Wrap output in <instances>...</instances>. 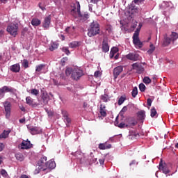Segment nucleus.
Returning <instances> with one entry per match:
<instances>
[{
  "label": "nucleus",
  "instance_id": "f03ea898",
  "mask_svg": "<svg viewBox=\"0 0 178 178\" xmlns=\"http://www.w3.org/2000/svg\"><path fill=\"white\" fill-rule=\"evenodd\" d=\"M101 33V28L99 23L97 21H93L90 24L89 27L88 28V37H95Z\"/></svg>",
  "mask_w": 178,
  "mask_h": 178
},
{
  "label": "nucleus",
  "instance_id": "8fccbe9b",
  "mask_svg": "<svg viewBox=\"0 0 178 178\" xmlns=\"http://www.w3.org/2000/svg\"><path fill=\"white\" fill-rule=\"evenodd\" d=\"M41 170H42V168H40V166H38V168L35 170V175H38Z\"/></svg>",
  "mask_w": 178,
  "mask_h": 178
},
{
  "label": "nucleus",
  "instance_id": "13d9d810",
  "mask_svg": "<svg viewBox=\"0 0 178 178\" xmlns=\"http://www.w3.org/2000/svg\"><path fill=\"white\" fill-rule=\"evenodd\" d=\"M65 33H67V34H69V33H70V26H67L65 30Z\"/></svg>",
  "mask_w": 178,
  "mask_h": 178
},
{
  "label": "nucleus",
  "instance_id": "aec40b11",
  "mask_svg": "<svg viewBox=\"0 0 178 178\" xmlns=\"http://www.w3.org/2000/svg\"><path fill=\"white\" fill-rule=\"evenodd\" d=\"M61 113L63 115V117L64 118V122L65 123H66L67 127H69V123H70L71 120L67 115V111L62 110Z\"/></svg>",
  "mask_w": 178,
  "mask_h": 178
},
{
  "label": "nucleus",
  "instance_id": "58836bf2",
  "mask_svg": "<svg viewBox=\"0 0 178 178\" xmlns=\"http://www.w3.org/2000/svg\"><path fill=\"white\" fill-rule=\"evenodd\" d=\"M143 83H145V84L151 83V79L149 76H145L143 79Z\"/></svg>",
  "mask_w": 178,
  "mask_h": 178
},
{
  "label": "nucleus",
  "instance_id": "3c124183",
  "mask_svg": "<svg viewBox=\"0 0 178 178\" xmlns=\"http://www.w3.org/2000/svg\"><path fill=\"white\" fill-rule=\"evenodd\" d=\"M90 3H98L99 0H87Z\"/></svg>",
  "mask_w": 178,
  "mask_h": 178
},
{
  "label": "nucleus",
  "instance_id": "79ce46f5",
  "mask_svg": "<svg viewBox=\"0 0 178 178\" xmlns=\"http://www.w3.org/2000/svg\"><path fill=\"white\" fill-rule=\"evenodd\" d=\"M139 90L141 92H144V91H145V85H144V83H140L139 85Z\"/></svg>",
  "mask_w": 178,
  "mask_h": 178
},
{
  "label": "nucleus",
  "instance_id": "4be33fe9",
  "mask_svg": "<svg viewBox=\"0 0 178 178\" xmlns=\"http://www.w3.org/2000/svg\"><path fill=\"white\" fill-rule=\"evenodd\" d=\"M47 169H55L56 163L54 161L50 160L46 163Z\"/></svg>",
  "mask_w": 178,
  "mask_h": 178
},
{
  "label": "nucleus",
  "instance_id": "ea45409f",
  "mask_svg": "<svg viewBox=\"0 0 178 178\" xmlns=\"http://www.w3.org/2000/svg\"><path fill=\"white\" fill-rule=\"evenodd\" d=\"M22 65L23 66V67H24L25 69H27V67H29V60L24 59L22 63Z\"/></svg>",
  "mask_w": 178,
  "mask_h": 178
},
{
  "label": "nucleus",
  "instance_id": "b1692460",
  "mask_svg": "<svg viewBox=\"0 0 178 178\" xmlns=\"http://www.w3.org/2000/svg\"><path fill=\"white\" fill-rule=\"evenodd\" d=\"M102 51L105 53L109 52V44H108V42L105 40L102 42Z\"/></svg>",
  "mask_w": 178,
  "mask_h": 178
},
{
  "label": "nucleus",
  "instance_id": "f3484780",
  "mask_svg": "<svg viewBox=\"0 0 178 178\" xmlns=\"http://www.w3.org/2000/svg\"><path fill=\"white\" fill-rule=\"evenodd\" d=\"M26 104L30 106H33V108L40 106V103H34V101L31 97H27L26 98Z\"/></svg>",
  "mask_w": 178,
  "mask_h": 178
},
{
  "label": "nucleus",
  "instance_id": "0e129e2a",
  "mask_svg": "<svg viewBox=\"0 0 178 178\" xmlns=\"http://www.w3.org/2000/svg\"><path fill=\"white\" fill-rule=\"evenodd\" d=\"M88 8H89V11L92 12V4H89Z\"/></svg>",
  "mask_w": 178,
  "mask_h": 178
},
{
  "label": "nucleus",
  "instance_id": "0eeeda50",
  "mask_svg": "<svg viewBox=\"0 0 178 178\" xmlns=\"http://www.w3.org/2000/svg\"><path fill=\"white\" fill-rule=\"evenodd\" d=\"M27 129L29 133L32 134V136H35V134H41V133H42V129L38 127H33L31 125H28Z\"/></svg>",
  "mask_w": 178,
  "mask_h": 178
},
{
  "label": "nucleus",
  "instance_id": "4d7b16f0",
  "mask_svg": "<svg viewBox=\"0 0 178 178\" xmlns=\"http://www.w3.org/2000/svg\"><path fill=\"white\" fill-rule=\"evenodd\" d=\"M95 77H99V71H96L94 74Z\"/></svg>",
  "mask_w": 178,
  "mask_h": 178
},
{
  "label": "nucleus",
  "instance_id": "69168bd1",
  "mask_svg": "<svg viewBox=\"0 0 178 178\" xmlns=\"http://www.w3.org/2000/svg\"><path fill=\"white\" fill-rule=\"evenodd\" d=\"M47 114L49 116H54V112H52V111H48Z\"/></svg>",
  "mask_w": 178,
  "mask_h": 178
},
{
  "label": "nucleus",
  "instance_id": "393cba45",
  "mask_svg": "<svg viewBox=\"0 0 178 178\" xmlns=\"http://www.w3.org/2000/svg\"><path fill=\"white\" fill-rule=\"evenodd\" d=\"M99 149H109V148H112V145H106V143H100L99 145Z\"/></svg>",
  "mask_w": 178,
  "mask_h": 178
},
{
  "label": "nucleus",
  "instance_id": "e2e57ef3",
  "mask_svg": "<svg viewBox=\"0 0 178 178\" xmlns=\"http://www.w3.org/2000/svg\"><path fill=\"white\" fill-rule=\"evenodd\" d=\"M136 124H137V122L136 121H132L130 123V126H136Z\"/></svg>",
  "mask_w": 178,
  "mask_h": 178
},
{
  "label": "nucleus",
  "instance_id": "603ef678",
  "mask_svg": "<svg viewBox=\"0 0 178 178\" xmlns=\"http://www.w3.org/2000/svg\"><path fill=\"white\" fill-rule=\"evenodd\" d=\"M147 105L149 106H151V105L152 104V100L151 99H149V98L147 99Z\"/></svg>",
  "mask_w": 178,
  "mask_h": 178
},
{
  "label": "nucleus",
  "instance_id": "c85d7f7f",
  "mask_svg": "<svg viewBox=\"0 0 178 178\" xmlns=\"http://www.w3.org/2000/svg\"><path fill=\"white\" fill-rule=\"evenodd\" d=\"M119 51V49L118 47H113L110 51V58L112 59L113 56H115V54L118 53Z\"/></svg>",
  "mask_w": 178,
  "mask_h": 178
},
{
  "label": "nucleus",
  "instance_id": "37998d69",
  "mask_svg": "<svg viewBox=\"0 0 178 178\" xmlns=\"http://www.w3.org/2000/svg\"><path fill=\"white\" fill-rule=\"evenodd\" d=\"M171 4H172L171 2L163 1V3H162V6H163V8H169V6H170Z\"/></svg>",
  "mask_w": 178,
  "mask_h": 178
},
{
  "label": "nucleus",
  "instance_id": "412c9836",
  "mask_svg": "<svg viewBox=\"0 0 178 178\" xmlns=\"http://www.w3.org/2000/svg\"><path fill=\"white\" fill-rule=\"evenodd\" d=\"M10 70L14 73H19V72H20V65L17 63L11 65L10 67Z\"/></svg>",
  "mask_w": 178,
  "mask_h": 178
},
{
  "label": "nucleus",
  "instance_id": "2f4dec72",
  "mask_svg": "<svg viewBox=\"0 0 178 178\" xmlns=\"http://www.w3.org/2000/svg\"><path fill=\"white\" fill-rule=\"evenodd\" d=\"M80 44H81L80 42L74 41L69 44V47L70 48H77V47H80Z\"/></svg>",
  "mask_w": 178,
  "mask_h": 178
},
{
  "label": "nucleus",
  "instance_id": "9b49d317",
  "mask_svg": "<svg viewBox=\"0 0 178 178\" xmlns=\"http://www.w3.org/2000/svg\"><path fill=\"white\" fill-rule=\"evenodd\" d=\"M133 43L134 45L138 46L139 48H143V42L140 41L138 33H134L133 35Z\"/></svg>",
  "mask_w": 178,
  "mask_h": 178
},
{
  "label": "nucleus",
  "instance_id": "6ab92c4d",
  "mask_svg": "<svg viewBox=\"0 0 178 178\" xmlns=\"http://www.w3.org/2000/svg\"><path fill=\"white\" fill-rule=\"evenodd\" d=\"M159 170H162L163 173L164 175H168V173H170V170L168 168V166L166 165L162 164V161L159 163Z\"/></svg>",
  "mask_w": 178,
  "mask_h": 178
},
{
  "label": "nucleus",
  "instance_id": "cd10ccee",
  "mask_svg": "<svg viewBox=\"0 0 178 178\" xmlns=\"http://www.w3.org/2000/svg\"><path fill=\"white\" fill-rule=\"evenodd\" d=\"M15 158L17 161H19V162H23L24 161V155L22 153H16Z\"/></svg>",
  "mask_w": 178,
  "mask_h": 178
},
{
  "label": "nucleus",
  "instance_id": "7c9ffc66",
  "mask_svg": "<svg viewBox=\"0 0 178 178\" xmlns=\"http://www.w3.org/2000/svg\"><path fill=\"white\" fill-rule=\"evenodd\" d=\"M45 69V64H40L39 65H37L35 67V72L40 73L42 70H44Z\"/></svg>",
  "mask_w": 178,
  "mask_h": 178
},
{
  "label": "nucleus",
  "instance_id": "bb28decb",
  "mask_svg": "<svg viewBox=\"0 0 178 178\" xmlns=\"http://www.w3.org/2000/svg\"><path fill=\"white\" fill-rule=\"evenodd\" d=\"M118 117H116L115 118V126H117L120 129H124V127H127V125L123 122L119 124V122H118Z\"/></svg>",
  "mask_w": 178,
  "mask_h": 178
},
{
  "label": "nucleus",
  "instance_id": "7ed1b4c3",
  "mask_svg": "<svg viewBox=\"0 0 178 178\" xmlns=\"http://www.w3.org/2000/svg\"><path fill=\"white\" fill-rule=\"evenodd\" d=\"M65 74L66 76H71L73 80H79L84 73L80 69L68 67L65 70Z\"/></svg>",
  "mask_w": 178,
  "mask_h": 178
},
{
  "label": "nucleus",
  "instance_id": "4468645a",
  "mask_svg": "<svg viewBox=\"0 0 178 178\" xmlns=\"http://www.w3.org/2000/svg\"><path fill=\"white\" fill-rule=\"evenodd\" d=\"M49 101V95L47 93H43L42 95V102H39L40 105L41 106H44V105H47L48 102Z\"/></svg>",
  "mask_w": 178,
  "mask_h": 178
},
{
  "label": "nucleus",
  "instance_id": "a18cd8bd",
  "mask_svg": "<svg viewBox=\"0 0 178 178\" xmlns=\"http://www.w3.org/2000/svg\"><path fill=\"white\" fill-rule=\"evenodd\" d=\"M100 115H102V116H103L104 118L106 116V111H105V110H104L102 107L100 108Z\"/></svg>",
  "mask_w": 178,
  "mask_h": 178
},
{
  "label": "nucleus",
  "instance_id": "5701e85b",
  "mask_svg": "<svg viewBox=\"0 0 178 178\" xmlns=\"http://www.w3.org/2000/svg\"><path fill=\"white\" fill-rule=\"evenodd\" d=\"M138 118L139 120H141L142 123L144 122L145 119V111H140L138 112Z\"/></svg>",
  "mask_w": 178,
  "mask_h": 178
},
{
  "label": "nucleus",
  "instance_id": "f704fd0d",
  "mask_svg": "<svg viewBox=\"0 0 178 178\" xmlns=\"http://www.w3.org/2000/svg\"><path fill=\"white\" fill-rule=\"evenodd\" d=\"M58 47H59L58 43L53 42L49 47V51H55V49H57Z\"/></svg>",
  "mask_w": 178,
  "mask_h": 178
},
{
  "label": "nucleus",
  "instance_id": "774afa93",
  "mask_svg": "<svg viewBox=\"0 0 178 178\" xmlns=\"http://www.w3.org/2000/svg\"><path fill=\"white\" fill-rule=\"evenodd\" d=\"M79 154H80V152H76L75 153H74V155H75V156H76L77 158H79V159H80V157H79Z\"/></svg>",
  "mask_w": 178,
  "mask_h": 178
},
{
  "label": "nucleus",
  "instance_id": "dca6fc26",
  "mask_svg": "<svg viewBox=\"0 0 178 178\" xmlns=\"http://www.w3.org/2000/svg\"><path fill=\"white\" fill-rule=\"evenodd\" d=\"M128 138L129 140H137V138H140V134H138V132H136L135 131H130Z\"/></svg>",
  "mask_w": 178,
  "mask_h": 178
},
{
  "label": "nucleus",
  "instance_id": "de8ad7c7",
  "mask_svg": "<svg viewBox=\"0 0 178 178\" xmlns=\"http://www.w3.org/2000/svg\"><path fill=\"white\" fill-rule=\"evenodd\" d=\"M1 176H3V177H6V176H8V172H6V170L2 169L0 172Z\"/></svg>",
  "mask_w": 178,
  "mask_h": 178
},
{
  "label": "nucleus",
  "instance_id": "72a5a7b5",
  "mask_svg": "<svg viewBox=\"0 0 178 178\" xmlns=\"http://www.w3.org/2000/svg\"><path fill=\"white\" fill-rule=\"evenodd\" d=\"M101 99L103 102H108L109 101V96L105 93L101 96Z\"/></svg>",
  "mask_w": 178,
  "mask_h": 178
},
{
  "label": "nucleus",
  "instance_id": "f257e3e1",
  "mask_svg": "<svg viewBox=\"0 0 178 178\" xmlns=\"http://www.w3.org/2000/svg\"><path fill=\"white\" fill-rule=\"evenodd\" d=\"M71 15L74 16V17H78L81 20V22H86L90 18V15L87 12L81 13L80 11V3L76 1V3L74 4L73 8L71 10Z\"/></svg>",
  "mask_w": 178,
  "mask_h": 178
},
{
  "label": "nucleus",
  "instance_id": "2eb2a0df",
  "mask_svg": "<svg viewBox=\"0 0 178 178\" xmlns=\"http://www.w3.org/2000/svg\"><path fill=\"white\" fill-rule=\"evenodd\" d=\"M33 147V144L30 142V140H23L21 143V149H29V148Z\"/></svg>",
  "mask_w": 178,
  "mask_h": 178
},
{
  "label": "nucleus",
  "instance_id": "680f3d73",
  "mask_svg": "<svg viewBox=\"0 0 178 178\" xmlns=\"http://www.w3.org/2000/svg\"><path fill=\"white\" fill-rule=\"evenodd\" d=\"M140 30H141L140 27L138 28L135 31V33H138V35H140Z\"/></svg>",
  "mask_w": 178,
  "mask_h": 178
},
{
  "label": "nucleus",
  "instance_id": "39448f33",
  "mask_svg": "<svg viewBox=\"0 0 178 178\" xmlns=\"http://www.w3.org/2000/svg\"><path fill=\"white\" fill-rule=\"evenodd\" d=\"M19 30V24H10L7 26V31L16 37L17 35V31Z\"/></svg>",
  "mask_w": 178,
  "mask_h": 178
},
{
  "label": "nucleus",
  "instance_id": "864d4df0",
  "mask_svg": "<svg viewBox=\"0 0 178 178\" xmlns=\"http://www.w3.org/2000/svg\"><path fill=\"white\" fill-rule=\"evenodd\" d=\"M3 148H5V145H3V143H0V152L3 151Z\"/></svg>",
  "mask_w": 178,
  "mask_h": 178
},
{
  "label": "nucleus",
  "instance_id": "bf43d9fd",
  "mask_svg": "<svg viewBox=\"0 0 178 178\" xmlns=\"http://www.w3.org/2000/svg\"><path fill=\"white\" fill-rule=\"evenodd\" d=\"M137 163V161L136 160H133L130 163L129 166H131L132 165H136Z\"/></svg>",
  "mask_w": 178,
  "mask_h": 178
},
{
  "label": "nucleus",
  "instance_id": "ddd939ff",
  "mask_svg": "<svg viewBox=\"0 0 178 178\" xmlns=\"http://www.w3.org/2000/svg\"><path fill=\"white\" fill-rule=\"evenodd\" d=\"M51 24V16L46 17L42 24V26L44 30H48Z\"/></svg>",
  "mask_w": 178,
  "mask_h": 178
},
{
  "label": "nucleus",
  "instance_id": "20e7f679",
  "mask_svg": "<svg viewBox=\"0 0 178 178\" xmlns=\"http://www.w3.org/2000/svg\"><path fill=\"white\" fill-rule=\"evenodd\" d=\"M178 38V33L176 32H172L170 37H165L163 41V45L168 47L170 42H175Z\"/></svg>",
  "mask_w": 178,
  "mask_h": 178
},
{
  "label": "nucleus",
  "instance_id": "6e6552de",
  "mask_svg": "<svg viewBox=\"0 0 178 178\" xmlns=\"http://www.w3.org/2000/svg\"><path fill=\"white\" fill-rule=\"evenodd\" d=\"M6 92H13V88L9 86H3L0 88V99L5 97Z\"/></svg>",
  "mask_w": 178,
  "mask_h": 178
},
{
  "label": "nucleus",
  "instance_id": "5fc2aeb1",
  "mask_svg": "<svg viewBox=\"0 0 178 178\" xmlns=\"http://www.w3.org/2000/svg\"><path fill=\"white\" fill-rule=\"evenodd\" d=\"M145 0H134V3H141V2H144Z\"/></svg>",
  "mask_w": 178,
  "mask_h": 178
},
{
  "label": "nucleus",
  "instance_id": "473e14b6",
  "mask_svg": "<svg viewBox=\"0 0 178 178\" xmlns=\"http://www.w3.org/2000/svg\"><path fill=\"white\" fill-rule=\"evenodd\" d=\"M10 133V130L4 131L1 134H0V138H8Z\"/></svg>",
  "mask_w": 178,
  "mask_h": 178
},
{
  "label": "nucleus",
  "instance_id": "c9c22d12",
  "mask_svg": "<svg viewBox=\"0 0 178 178\" xmlns=\"http://www.w3.org/2000/svg\"><path fill=\"white\" fill-rule=\"evenodd\" d=\"M138 94V89H137V87H134L131 92V95H132L133 98H136V97H137Z\"/></svg>",
  "mask_w": 178,
  "mask_h": 178
},
{
  "label": "nucleus",
  "instance_id": "f8f14e48",
  "mask_svg": "<svg viewBox=\"0 0 178 178\" xmlns=\"http://www.w3.org/2000/svg\"><path fill=\"white\" fill-rule=\"evenodd\" d=\"M127 59L129 60H133V62H137L138 58H140V55L136 53H129V54L126 55Z\"/></svg>",
  "mask_w": 178,
  "mask_h": 178
},
{
  "label": "nucleus",
  "instance_id": "c03bdc74",
  "mask_svg": "<svg viewBox=\"0 0 178 178\" xmlns=\"http://www.w3.org/2000/svg\"><path fill=\"white\" fill-rule=\"evenodd\" d=\"M62 51H63V52H65V54H66V55H70V51H69L68 47H63Z\"/></svg>",
  "mask_w": 178,
  "mask_h": 178
},
{
  "label": "nucleus",
  "instance_id": "a878e982",
  "mask_svg": "<svg viewBox=\"0 0 178 178\" xmlns=\"http://www.w3.org/2000/svg\"><path fill=\"white\" fill-rule=\"evenodd\" d=\"M31 24L34 27H38V26L41 24V20L38 19V18H33L31 20Z\"/></svg>",
  "mask_w": 178,
  "mask_h": 178
},
{
  "label": "nucleus",
  "instance_id": "a211bd4d",
  "mask_svg": "<svg viewBox=\"0 0 178 178\" xmlns=\"http://www.w3.org/2000/svg\"><path fill=\"white\" fill-rule=\"evenodd\" d=\"M122 72H123V66L120 65L114 68V70H113L114 79H118V76H119V74H120Z\"/></svg>",
  "mask_w": 178,
  "mask_h": 178
},
{
  "label": "nucleus",
  "instance_id": "e433bc0d",
  "mask_svg": "<svg viewBox=\"0 0 178 178\" xmlns=\"http://www.w3.org/2000/svg\"><path fill=\"white\" fill-rule=\"evenodd\" d=\"M154 51H155V46H154L153 44H151L150 46H149V50L147 51V53L151 55V54H153L154 53Z\"/></svg>",
  "mask_w": 178,
  "mask_h": 178
},
{
  "label": "nucleus",
  "instance_id": "6e6d98bb",
  "mask_svg": "<svg viewBox=\"0 0 178 178\" xmlns=\"http://www.w3.org/2000/svg\"><path fill=\"white\" fill-rule=\"evenodd\" d=\"M97 162V158H92V160H90V163H95Z\"/></svg>",
  "mask_w": 178,
  "mask_h": 178
},
{
  "label": "nucleus",
  "instance_id": "a19ab883",
  "mask_svg": "<svg viewBox=\"0 0 178 178\" xmlns=\"http://www.w3.org/2000/svg\"><path fill=\"white\" fill-rule=\"evenodd\" d=\"M124 101H126V98L123 96H121L118 99V105H122Z\"/></svg>",
  "mask_w": 178,
  "mask_h": 178
},
{
  "label": "nucleus",
  "instance_id": "423d86ee",
  "mask_svg": "<svg viewBox=\"0 0 178 178\" xmlns=\"http://www.w3.org/2000/svg\"><path fill=\"white\" fill-rule=\"evenodd\" d=\"M3 105L4 106L6 118L9 119V118H10V113L12 111V104L10 102L6 101L3 103Z\"/></svg>",
  "mask_w": 178,
  "mask_h": 178
},
{
  "label": "nucleus",
  "instance_id": "4c0bfd02",
  "mask_svg": "<svg viewBox=\"0 0 178 178\" xmlns=\"http://www.w3.org/2000/svg\"><path fill=\"white\" fill-rule=\"evenodd\" d=\"M29 92L32 95H38V94H40V90H37V89H32L29 91Z\"/></svg>",
  "mask_w": 178,
  "mask_h": 178
},
{
  "label": "nucleus",
  "instance_id": "09e8293b",
  "mask_svg": "<svg viewBox=\"0 0 178 178\" xmlns=\"http://www.w3.org/2000/svg\"><path fill=\"white\" fill-rule=\"evenodd\" d=\"M127 106H125L121 110L120 115H123V113H124V112H127Z\"/></svg>",
  "mask_w": 178,
  "mask_h": 178
},
{
  "label": "nucleus",
  "instance_id": "9d476101",
  "mask_svg": "<svg viewBox=\"0 0 178 178\" xmlns=\"http://www.w3.org/2000/svg\"><path fill=\"white\" fill-rule=\"evenodd\" d=\"M38 166L42 170H47V156H43L38 162Z\"/></svg>",
  "mask_w": 178,
  "mask_h": 178
},
{
  "label": "nucleus",
  "instance_id": "c756f323",
  "mask_svg": "<svg viewBox=\"0 0 178 178\" xmlns=\"http://www.w3.org/2000/svg\"><path fill=\"white\" fill-rule=\"evenodd\" d=\"M150 116L151 118H158V113L155 107H153L150 110Z\"/></svg>",
  "mask_w": 178,
  "mask_h": 178
},
{
  "label": "nucleus",
  "instance_id": "338daca9",
  "mask_svg": "<svg viewBox=\"0 0 178 178\" xmlns=\"http://www.w3.org/2000/svg\"><path fill=\"white\" fill-rule=\"evenodd\" d=\"M24 122H26V119H24V118L19 120V123H24Z\"/></svg>",
  "mask_w": 178,
  "mask_h": 178
},
{
  "label": "nucleus",
  "instance_id": "1a4fd4ad",
  "mask_svg": "<svg viewBox=\"0 0 178 178\" xmlns=\"http://www.w3.org/2000/svg\"><path fill=\"white\" fill-rule=\"evenodd\" d=\"M132 69L136 71V73L141 74L144 72V67L140 63H135L131 65Z\"/></svg>",
  "mask_w": 178,
  "mask_h": 178
},
{
  "label": "nucleus",
  "instance_id": "052dcab7",
  "mask_svg": "<svg viewBox=\"0 0 178 178\" xmlns=\"http://www.w3.org/2000/svg\"><path fill=\"white\" fill-rule=\"evenodd\" d=\"M100 165H104L105 163V160L104 159H99V160Z\"/></svg>",
  "mask_w": 178,
  "mask_h": 178
},
{
  "label": "nucleus",
  "instance_id": "49530a36",
  "mask_svg": "<svg viewBox=\"0 0 178 178\" xmlns=\"http://www.w3.org/2000/svg\"><path fill=\"white\" fill-rule=\"evenodd\" d=\"M106 31H108V33H109V34H111V33H112V26L107 25L106 26Z\"/></svg>",
  "mask_w": 178,
  "mask_h": 178
}]
</instances>
